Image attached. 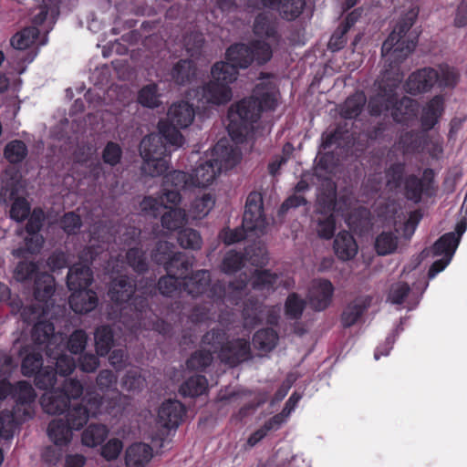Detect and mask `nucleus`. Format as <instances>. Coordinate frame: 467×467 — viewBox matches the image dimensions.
I'll use <instances>...</instances> for the list:
<instances>
[{"mask_svg": "<svg viewBox=\"0 0 467 467\" xmlns=\"http://www.w3.org/2000/svg\"><path fill=\"white\" fill-rule=\"evenodd\" d=\"M262 85H257L254 96L243 99L232 106L228 112L229 123L227 130L232 140L237 143L244 142L246 136L254 129V124L261 117L263 111L274 110L277 105L275 93Z\"/></svg>", "mask_w": 467, "mask_h": 467, "instance_id": "f257e3e1", "label": "nucleus"}, {"mask_svg": "<svg viewBox=\"0 0 467 467\" xmlns=\"http://www.w3.org/2000/svg\"><path fill=\"white\" fill-rule=\"evenodd\" d=\"M418 15L417 8H410L401 16L388 38L383 42L381 55L385 61L389 62V67H398L415 49L419 36L410 32V28Z\"/></svg>", "mask_w": 467, "mask_h": 467, "instance_id": "f03ea898", "label": "nucleus"}, {"mask_svg": "<svg viewBox=\"0 0 467 467\" xmlns=\"http://www.w3.org/2000/svg\"><path fill=\"white\" fill-rule=\"evenodd\" d=\"M273 57V50L269 43L254 39L249 43H234L225 51V59L240 69L248 68L254 62L263 66L269 62Z\"/></svg>", "mask_w": 467, "mask_h": 467, "instance_id": "7ed1b4c3", "label": "nucleus"}, {"mask_svg": "<svg viewBox=\"0 0 467 467\" xmlns=\"http://www.w3.org/2000/svg\"><path fill=\"white\" fill-rule=\"evenodd\" d=\"M14 278L20 283L34 280L33 294L36 301L47 303L55 293L54 276L40 272L36 262L19 261L14 270Z\"/></svg>", "mask_w": 467, "mask_h": 467, "instance_id": "20e7f679", "label": "nucleus"}, {"mask_svg": "<svg viewBox=\"0 0 467 467\" xmlns=\"http://www.w3.org/2000/svg\"><path fill=\"white\" fill-rule=\"evenodd\" d=\"M140 153L150 176H161L168 171L167 158L171 155V150L162 143L159 135L150 134L144 137L140 143Z\"/></svg>", "mask_w": 467, "mask_h": 467, "instance_id": "39448f33", "label": "nucleus"}, {"mask_svg": "<svg viewBox=\"0 0 467 467\" xmlns=\"http://www.w3.org/2000/svg\"><path fill=\"white\" fill-rule=\"evenodd\" d=\"M103 400L101 395L95 391H88L81 402L69 405L66 410V422L74 430H81L90 417H97L101 412Z\"/></svg>", "mask_w": 467, "mask_h": 467, "instance_id": "423d86ee", "label": "nucleus"}, {"mask_svg": "<svg viewBox=\"0 0 467 467\" xmlns=\"http://www.w3.org/2000/svg\"><path fill=\"white\" fill-rule=\"evenodd\" d=\"M168 243H159L152 252V259L158 265H162L167 273L180 278L185 277L192 266V259L184 253H170Z\"/></svg>", "mask_w": 467, "mask_h": 467, "instance_id": "0eeeda50", "label": "nucleus"}, {"mask_svg": "<svg viewBox=\"0 0 467 467\" xmlns=\"http://www.w3.org/2000/svg\"><path fill=\"white\" fill-rule=\"evenodd\" d=\"M98 253L92 246L83 250L80 259L85 262L73 265L68 269L67 285L69 290L88 289L93 282V272L89 266L96 260Z\"/></svg>", "mask_w": 467, "mask_h": 467, "instance_id": "6e6552de", "label": "nucleus"}, {"mask_svg": "<svg viewBox=\"0 0 467 467\" xmlns=\"http://www.w3.org/2000/svg\"><path fill=\"white\" fill-rule=\"evenodd\" d=\"M434 175V171L431 168H426L423 171L422 179L415 174L408 175L404 179V196L406 199L414 203H420L422 195L433 196L436 192Z\"/></svg>", "mask_w": 467, "mask_h": 467, "instance_id": "1a4fd4ad", "label": "nucleus"}, {"mask_svg": "<svg viewBox=\"0 0 467 467\" xmlns=\"http://www.w3.org/2000/svg\"><path fill=\"white\" fill-rule=\"evenodd\" d=\"M31 337L34 345L43 349L46 355L52 354V348L65 341L63 334L56 333L54 324L47 320H38L34 325Z\"/></svg>", "mask_w": 467, "mask_h": 467, "instance_id": "9d476101", "label": "nucleus"}, {"mask_svg": "<svg viewBox=\"0 0 467 467\" xmlns=\"http://www.w3.org/2000/svg\"><path fill=\"white\" fill-rule=\"evenodd\" d=\"M439 81V71L425 67L412 72L404 84L407 93L416 96L431 91Z\"/></svg>", "mask_w": 467, "mask_h": 467, "instance_id": "9b49d317", "label": "nucleus"}, {"mask_svg": "<svg viewBox=\"0 0 467 467\" xmlns=\"http://www.w3.org/2000/svg\"><path fill=\"white\" fill-rule=\"evenodd\" d=\"M372 297L369 296H359L348 302L343 308L339 321L343 328H350L363 319L364 315L371 306Z\"/></svg>", "mask_w": 467, "mask_h": 467, "instance_id": "f8f14e48", "label": "nucleus"}, {"mask_svg": "<svg viewBox=\"0 0 467 467\" xmlns=\"http://www.w3.org/2000/svg\"><path fill=\"white\" fill-rule=\"evenodd\" d=\"M11 398L15 400L14 413L20 412L23 407L21 420H26L33 417L32 405L35 403L36 394L30 383L25 380L18 381L13 385Z\"/></svg>", "mask_w": 467, "mask_h": 467, "instance_id": "ddd939ff", "label": "nucleus"}, {"mask_svg": "<svg viewBox=\"0 0 467 467\" xmlns=\"http://www.w3.org/2000/svg\"><path fill=\"white\" fill-rule=\"evenodd\" d=\"M219 358L224 364L236 367L251 358L250 342L244 338L228 340L219 352Z\"/></svg>", "mask_w": 467, "mask_h": 467, "instance_id": "4468645a", "label": "nucleus"}, {"mask_svg": "<svg viewBox=\"0 0 467 467\" xmlns=\"http://www.w3.org/2000/svg\"><path fill=\"white\" fill-rule=\"evenodd\" d=\"M445 112V99L442 95H435L421 108L420 123L422 132H429L439 124Z\"/></svg>", "mask_w": 467, "mask_h": 467, "instance_id": "2eb2a0df", "label": "nucleus"}, {"mask_svg": "<svg viewBox=\"0 0 467 467\" xmlns=\"http://www.w3.org/2000/svg\"><path fill=\"white\" fill-rule=\"evenodd\" d=\"M334 291V285L328 279L314 280L308 295L311 308L318 312L327 309L332 303Z\"/></svg>", "mask_w": 467, "mask_h": 467, "instance_id": "dca6fc26", "label": "nucleus"}, {"mask_svg": "<svg viewBox=\"0 0 467 467\" xmlns=\"http://www.w3.org/2000/svg\"><path fill=\"white\" fill-rule=\"evenodd\" d=\"M398 84L380 85L379 92L371 97L368 103V112L372 116H380L385 111L392 110L397 102Z\"/></svg>", "mask_w": 467, "mask_h": 467, "instance_id": "f3484780", "label": "nucleus"}, {"mask_svg": "<svg viewBox=\"0 0 467 467\" xmlns=\"http://www.w3.org/2000/svg\"><path fill=\"white\" fill-rule=\"evenodd\" d=\"M186 414L185 406L179 400H168L158 410V423L167 430H175L181 424Z\"/></svg>", "mask_w": 467, "mask_h": 467, "instance_id": "a211bd4d", "label": "nucleus"}, {"mask_svg": "<svg viewBox=\"0 0 467 467\" xmlns=\"http://www.w3.org/2000/svg\"><path fill=\"white\" fill-rule=\"evenodd\" d=\"M243 220L244 226L250 231L263 226V199L259 192H252L247 196Z\"/></svg>", "mask_w": 467, "mask_h": 467, "instance_id": "6ab92c4d", "label": "nucleus"}, {"mask_svg": "<svg viewBox=\"0 0 467 467\" xmlns=\"http://www.w3.org/2000/svg\"><path fill=\"white\" fill-rule=\"evenodd\" d=\"M136 285L127 275H119L110 282L108 296L110 301L119 308L129 302L135 294Z\"/></svg>", "mask_w": 467, "mask_h": 467, "instance_id": "aec40b11", "label": "nucleus"}, {"mask_svg": "<svg viewBox=\"0 0 467 467\" xmlns=\"http://www.w3.org/2000/svg\"><path fill=\"white\" fill-rule=\"evenodd\" d=\"M263 7L277 11L282 18L294 21L303 13L306 0H260Z\"/></svg>", "mask_w": 467, "mask_h": 467, "instance_id": "412c9836", "label": "nucleus"}, {"mask_svg": "<svg viewBox=\"0 0 467 467\" xmlns=\"http://www.w3.org/2000/svg\"><path fill=\"white\" fill-rule=\"evenodd\" d=\"M232 88L226 83L216 81L212 78L202 87V99L208 104L223 105L232 99Z\"/></svg>", "mask_w": 467, "mask_h": 467, "instance_id": "4be33fe9", "label": "nucleus"}, {"mask_svg": "<svg viewBox=\"0 0 467 467\" xmlns=\"http://www.w3.org/2000/svg\"><path fill=\"white\" fill-rule=\"evenodd\" d=\"M221 171L218 160H209L200 163L190 175L193 186L205 188L211 185Z\"/></svg>", "mask_w": 467, "mask_h": 467, "instance_id": "5701e85b", "label": "nucleus"}, {"mask_svg": "<svg viewBox=\"0 0 467 467\" xmlns=\"http://www.w3.org/2000/svg\"><path fill=\"white\" fill-rule=\"evenodd\" d=\"M72 291L73 293L69 296L68 304L70 308L76 314H87L97 307L99 304V298L95 291L91 289H80Z\"/></svg>", "mask_w": 467, "mask_h": 467, "instance_id": "b1692460", "label": "nucleus"}, {"mask_svg": "<svg viewBox=\"0 0 467 467\" xmlns=\"http://www.w3.org/2000/svg\"><path fill=\"white\" fill-rule=\"evenodd\" d=\"M194 116L195 111L192 105L182 100L173 103L170 107L167 113V120L177 126V128L185 129L192 123Z\"/></svg>", "mask_w": 467, "mask_h": 467, "instance_id": "393cba45", "label": "nucleus"}, {"mask_svg": "<svg viewBox=\"0 0 467 467\" xmlns=\"http://www.w3.org/2000/svg\"><path fill=\"white\" fill-rule=\"evenodd\" d=\"M333 249L339 260L349 261L358 254V244L349 232L343 230L336 235Z\"/></svg>", "mask_w": 467, "mask_h": 467, "instance_id": "a878e982", "label": "nucleus"}, {"mask_svg": "<svg viewBox=\"0 0 467 467\" xmlns=\"http://www.w3.org/2000/svg\"><path fill=\"white\" fill-rule=\"evenodd\" d=\"M418 114V103L415 99L403 97L397 98L396 104L392 107L391 116L396 123L408 125L414 120Z\"/></svg>", "mask_w": 467, "mask_h": 467, "instance_id": "bb28decb", "label": "nucleus"}, {"mask_svg": "<svg viewBox=\"0 0 467 467\" xmlns=\"http://www.w3.org/2000/svg\"><path fill=\"white\" fill-rule=\"evenodd\" d=\"M265 306L254 296L248 297L243 305L242 317L246 328H254L264 319Z\"/></svg>", "mask_w": 467, "mask_h": 467, "instance_id": "cd10ccee", "label": "nucleus"}, {"mask_svg": "<svg viewBox=\"0 0 467 467\" xmlns=\"http://www.w3.org/2000/svg\"><path fill=\"white\" fill-rule=\"evenodd\" d=\"M184 290L193 297L204 293L211 284V275L208 270H198L188 274L182 279Z\"/></svg>", "mask_w": 467, "mask_h": 467, "instance_id": "c85d7f7f", "label": "nucleus"}, {"mask_svg": "<svg viewBox=\"0 0 467 467\" xmlns=\"http://www.w3.org/2000/svg\"><path fill=\"white\" fill-rule=\"evenodd\" d=\"M152 458V448L143 442L130 445L125 453L127 467H144Z\"/></svg>", "mask_w": 467, "mask_h": 467, "instance_id": "c756f323", "label": "nucleus"}, {"mask_svg": "<svg viewBox=\"0 0 467 467\" xmlns=\"http://www.w3.org/2000/svg\"><path fill=\"white\" fill-rule=\"evenodd\" d=\"M74 431L63 419L52 420L47 427V436L56 446H67Z\"/></svg>", "mask_w": 467, "mask_h": 467, "instance_id": "7c9ffc66", "label": "nucleus"}, {"mask_svg": "<svg viewBox=\"0 0 467 467\" xmlns=\"http://www.w3.org/2000/svg\"><path fill=\"white\" fill-rule=\"evenodd\" d=\"M65 341L59 344V346L52 348V354L47 355V358L55 360L57 373L60 376L66 377L70 375L75 368L76 362L74 358L67 355L66 352Z\"/></svg>", "mask_w": 467, "mask_h": 467, "instance_id": "2f4dec72", "label": "nucleus"}, {"mask_svg": "<svg viewBox=\"0 0 467 467\" xmlns=\"http://www.w3.org/2000/svg\"><path fill=\"white\" fill-rule=\"evenodd\" d=\"M253 33L258 37H265L275 41H278L280 38L275 20L265 13H260L254 17Z\"/></svg>", "mask_w": 467, "mask_h": 467, "instance_id": "473e14b6", "label": "nucleus"}, {"mask_svg": "<svg viewBox=\"0 0 467 467\" xmlns=\"http://www.w3.org/2000/svg\"><path fill=\"white\" fill-rule=\"evenodd\" d=\"M40 404L46 413L55 415L66 411L70 402L65 395H62L57 389H55L42 395Z\"/></svg>", "mask_w": 467, "mask_h": 467, "instance_id": "72a5a7b5", "label": "nucleus"}, {"mask_svg": "<svg viewBox=\"0 0 467 467\" xmlns=\"http://www.w3.org/2000/svg\"><path fill=\"white\" fill-rule=\"evenodd\" d=\"M159 135L162 143L166 144L171 151L181 147L184 142V138L181 131V128L171 124L169 120H161L158 124Z\"/></svg>", "mask_w": 467, "mask_h": 467, "instance_id": "f704fd0d", "label": "nucleus"}, {"mask_svg": "<svg viewBox=\"0 0 467 467\" xmlns=\"http://www.w3.org/2000/svg\"><path fill=\"white\" fill-rule=\"evenodd\" d=\"M127 310L131 312V318L133 321L131 326L133 327L137 322L142 321L144 317H146L147 313L150 311L148 297L133 294L130 301L125 303L120 308L121 317L124 316V313Z\"/></svg>", "mask_w": 467, "mask_h": 467, "instance_id": "c9c22d12", "label": "nucleus"}, {"mask_svg": "<svg viewBox=\"0 0 467 467\" xmlns=\"http://www.w3.org/2000/svg\"><path fill=\"white\" fill-rule=\"evenodd\" d=\"M26 355L22 359L21 372L25 377L35 376L43 368V349L37 348L36 346L30 350L25 348Z\"/></svg>", "mask_w": 467, "mask_h": 467, "instance_id": "e433bc0d", "label": "nucleus"}, {"mask_svg": "<svg viewBox=\"0 0 467 467\" xmlns=\"http://www.w3.org/2000/svg\"><path fill=\"white\" fill-rule=\"evenodd\" d=\"M171 76L177 85L188 84L196 76V65L192 59H180L172 67Z\"/></svg>", "mask_w": 467, "mask_h": 467, "instance_id": "4c0bfd02", "label": "nucleus"}, {"mask_svg": "<svg viewBox=\"0 0 467 467\" xmlns=\"http://www.w3.org/2000/svg\"><path fill=\"white\" fill-rule=\"evenodd\" d=\"M459 245V238L455 233H446L442 234L431 246L433 256L452 258Z\"/></svg>", "mask_w": 467, "mask_h": 467, "instance_id": "58836bf2", "label": "nucleus"}, {"mask_svg": "<svg viewBox=\"0 0 467 467\" xmlns=\"http://www.w3.org/2000/svg\"><path fill=\"white\" fill-rule=\"evenodd\" d=\"M367 102L366 95L363 91H358L349 96L344 102L340 115L346 119H353L358 117Z\"/></svg>", "mask_w": 467, "mask_h": 467, "instance_id": "ea45409f", "label": "nucleus"}, {"mask_svg": "<svg viewBox=\"0 0 467 467\" xmlns=\"http://www.w3.org/2000/svg\"><path fill=\"white\" fill-rule=\"evenodd\" d=\"M211 75L216 81H221L230 86L237 79L239 69L225 59V61H217L213 65Z\"/></svg>", "mask_w": 467, "mask_h": 467, "instance_id": "a19ab883", "label": "nucleus"}, {"mask_svg": "<svg viewBox=\"0 0 467 467\" xmlns=\"http://www.w3.org/2000/svg\"><path fill=\"white\" fill-rule=\"evenodd\" d=\"M109 429L101 423H91L82 432L81 441L85 446L94 448L100 445L108 437Z\"/></svg>", "mask_w": 467, "mask_h": 467, "instance_id": "79ce46f5", "label": "nucleus"}, {"mask_svg": "<svg viewBox=\"0 0 467 467\" xmlns=\"http://www.w3.org/2000/svg\"><path fill=\"white\" fill-rule=\"evenodd\" d=\"M424 133L414 130L401 133L398 140L400 148L404 153L420 151L425 142Z\"/></svg>", "mask_w": 467, "mask_h": 467, "instance_id": "37998d69", "label": "nucleus"}, {"mask_svg": "<svg viewBox=\"0 0 467 467\" xmlns=\"http://www.w3.org/2000/svg\"><path fill=\"white\" fill-rule=\"evenodd\" d=\"M96 352L100 357L109 354L114 343L113 330L109 326H100L97 327L95 334Z\"/></svg>", "mask_w": 467, "mask_h": 467, "instance_id": "c03bdc74", "label": "nucleus"}, {"mask_svg": "<svg viewBox=\"0 0 467 467\" xmlns=\"http://www.w3.org/2000/svg\"><path fill=\"white\" fill-rule=\"evenodd\" d=\"M279 275L271 270H255L252 275V286L259 291H274Z\"/></svg>", "mask_w": 467, "mask_h": 467, "instance_id": "a18cd8bd", "label": "nucleus"}, {"mask_svg": "<svg viewBox=\"0 0 467 467\" xmlns=\"http://www.w3.org/2000/svg\"><path fill=\"white\" fill-rule=\"evenodd\" d=\"M39 33L38 28L36 26L26 27L11 37L10 44L16 51L27 49L35 44L39 36Z\"/></svg>", "mask_w": 467, "mask_h": 467, "instance_id": "49530a36", "label": "nucleus"}, {"mask_svg": "<svg viewBox=\"0 0 467 467\" xmlns=\"http://www.w3.org/2000/svg\"><path fill=\"white\" fill-rule=\"evenodd\" d=\"M208 386V381L203 375H194L188 378L180 387V393L183 397H198L203 394Z\"/></svg>", "mask_w": 467, "mask_h": 467, "instance_id": "de8ad7c7", "label": "nucleus"}, {"mask_svg": "<svg viewBox=\"0 0 467 467\" xmlns=\"http://www.w3.org/2000/svg\"><path fill=\"white\" fill-rule=\"evenodd\" d=\"M28 155L26 144L21 140H13L4 148V157L11 164H19Z\"/></svg>", "mask_w": 467, "mask_h": 467, "instance_id": "09e8293b", "label": "nucleus"}, {"mask_svg": "<svg viewBox=\"0 0 467 467\" xmlns=\"http://www.w3.org/2000/svg\"><path fill=\"white\" fill-rule=\"evenodd\" d=\"M103 405L101 407V413H107L111 416H118L124 410L128 404V396L121 394L119 391H114L111 397H102Z\"/></svg>", "mask_w": 467, "mask_h": 467, "instance_id": "8fccbe9b", "label": "nucleus"}, {"mask_svg": "<svg viewBox=\"0 0 467 467\" xmlns=\"http://www.w3.org/2000/svg\"><path fill=\"white\" fill-rule=\"evenodd\" d=\"M277 341L278 334L271 327L259 329L253 337L254 347L263 351L273 350L275 348Z\"/></svg>", "mask_w": 467, "mask_h": 467, "instance_id": "3c124183", "label": "nucleus"}, {"mask_svg": "<svg viewBox=\"0 0 467 467\" xmlns=\"http://www.w3.org/2000/svg\"><path fill=\"white\" fill-rule=\"evenodd\" d=\"M337 205L336 188H327L317 197V213L319 214H334V212L337 211Z\"/></svg>", "mask_w": 467, "mask_h": 467, "instance_id": "603ef678", "label": "nucleus"}, {"mask_svg": "<svg viewBox=\"0 0 467 467\" xmlns=\"http://www.w3.org/2000/svg\"><path fill=\"white\" fill-rule=\"evenodd\" d=\"M399 238L392 232H382L375 240V250L379 255L384 256L394 253L398 247Z\"/></svg>", "mask_w": 467, "mask_h": 467, "instance_id": "864d4df0", "label": "nucleus"}, {"mask_svg": "<svg viewBox=\"0 0 467 467\" xmlns=\"http://www.w3.org/2000/svg\"><path fill=\"white\" fill-rule=\"evenodd\" d=\"M177 242L184 249L198 250L201 248L202 239L198 231L192 228H181L177 233Z\"/></svg>", "mask_w": 467, "mask_h": 467, "instance_id": "5fc2aeb1", "label": "nucleus"}, {"mask_svg": "<svg viewBox=\"0 0 467 467\" xmlns=\"http://www.w3.org/2000/svg\"><path fill=\"white\" fill-rule=\"evenodd\" d=\"M138 102L146 108L155 109L161 105L158 87L155 83L142 87L138 92Z\"/></svg>", "mask_w": 467, "mask_h": 467, "instance_id": "6e6d98bb", "label": "nucleus"}, {"mask_svg": "<svg viewBox=\"0 0 467 467\" xmlns=\"http://www.w3.org/2000/svg\"><path fill=\"white\" fill-rule=\"evenodd\" d=\"M127 264L139 275L145 274L149 269L145 253L138 247L130 248L126 253Z\"/></svg>", "mask_w": 467, "mask_h": 467, "instance_id": "4d7b16f0", "label": "nucleus"}, {"mask_svg": "<svg viewBox=\"0 0 467 467\" xmlns=\"http://www.w3.org/2000/svg\"><path fill=\"white\" fill-rule=\"evenodd\" d=\"M244 252L228 251L222 262V270L225 274H234L241 270L245 263Z\"/></svg>", "mask_w": 467, "mask_h": 467, "instance_id": "13d9d810", "label": "nucleus"}, {"mask_svg": "<svg viewBox=\"0 0 467 467\" xmlns=\"http://www.w3.org/2000/svg\"><path fill=\"white\" fill-rule=\"evenodd\" d=\"M213 352L205 349H199L193 352L186 361L190 370L204 371L213 362Z\"/></svg>", "mask_w": 467, "mask_h": 467, "instance_id": "bf43d9fd", "label": "nucleus"}, {"mask_svg": "<svg viewBox=\"0 0 467 467\" xmlns=\"http://www.w3.org/2000/svg\"><path fill=\"white\" fill-rule=\"evenodd\" d=\"M306 307V301L298 294L291 293L285 302V314L288 319H300Z\"/></svg>", "mask_w": 467, "mask_h": 467, "instance_id": "052dcab7", "label": "nucleus"}, {"mask_svg": "<svg viewBox=\"0 0 467 467\" xmlns=\"http://www.w3.org/2000/svg\"><path fill=\"white\" fill-rule=\"evenodd\" d=\"M186 221L185 212L182 209H171L161 216V225L169 231H178Z\"/></svg>", "mask_w": 467, "mask_h": 467, "instance_id": "680f3d73", "label": "nucleus"}, {"mask_svg": "<svg viewBox=\"0 0 467 467\" xmlns=\"http://www.w3.org/2000/svg\"><path fill=\"white\" fill-rule=\"evenodd\" d=\"M214 204V197L211 193H204L202 197L193 200L190 211L194 218H203L213 208Z\"/></svg>", "mask_w": 467, "mask_h": 467, "instance_id": "e2e57ef3", "label": "nucleus"}, {"mask_svg": "<svg viewBox=\"0 0 467 467\" xmlns=\"http://www.w3.org/2000/svg\"><path fill=\"white\" fill-rule=\"evenodd\" d=\"M336 217L334 214H320L317 219V234L319 238L330 240L336 232Z\"/></svg>", "mask_w": 467, "mask_h": 467, "instance_id": "0e129e2a", "label": "nucleus"}, {"mask_svg": "<svg viewBox=\"0 0 467 467\" xmlns=\"http://www.w3.org/2000/svg\"><path fill=\"white\" fill-rule=\"evenodd\" d=\"M57 370L50 367H43L36 375H35V385L39 389L47 390L55 386L57 382Z\"/></svg>", "mask_w": 467, "mask_h": 467, "instance_id": "69168bd1", "label": "nucleus"}, {"mask_svg": "<svg viewBox=\"0 0 467 467\" xmlns=\"http://www.w3.org/2000/svg\"><path fill=\"white\" fill-rule=\"evenodd\" d=\"M182 285V278L167 273L166 275L161 276L158 283L157 287L160 293L165 296H172Z\"/></svg>", "mask_w": 467, "mask_h": 467, "instance_id": "338daca9", "label": "nucleus"}, {"mask_svg": "<svg viewBox=\"0 0 467 467\" xmlns=\"http://www.w3.org/2000/svg\"><path fill=\"white\" fill-rule=\"evenodd\" d=\"M245 261L254 266H264L268 262V255L264 246L253 244L244 248Z\"/></svg>", "mask_w": 467, "mask_h": 467, "instance_id": "774afa93", "label": "nucleus"}]
</instances>
